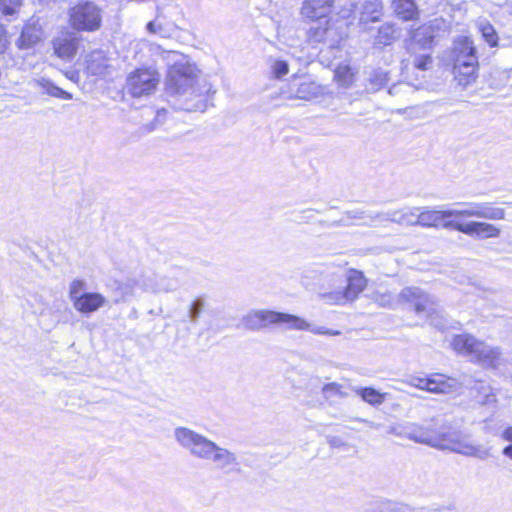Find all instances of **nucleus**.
Wrapping results in <instances>:
<instances>
[{
	"mask_svg": "<svg viewBox=\"0 0 512 512\" xmlns=\"http://www.w3.org/2000/svg\"><path fill=\"white\" fill-rule=\"evenodd\" d=\"M326 20L324 19H313L312 23L307 31V39L310 43H323L325 41L326 31Z\"/></svg>",
	"mask_w": 512,
	"mask_h": 512,
	"instance_id": "31",
	"label": "nucleus"
},
{
	"mask_svg": "<svg viewBox=\"0 0 512 512\" xmlns=\"http://www.w3.org/2000/svg\"><path fill=\"white\" fill-rule=\"evenodd\" d=\"M31 85L41 94H45L50 97L58 98L61 100H71L73 98V95L70 92L58 87L50 79L45 77L34 79L31 82Z\"/></svg>",
	"mask_w": 512,
	"mask_h": 512,
	"instance_id": "23",
	"label": "nucleus"
},
{
	"mask_svg": "<svg viewBox=\"0 0 512 512\" xmlns=\"http://www.w3.org/2000/svg\"><path fill=\"white\" fill-rule=\"evenodd\" d=\"M8 44V32L3 25H0V53L6 50Z\"/></svg>",
	"mask_w": 512,
	"mask_h": 512,
	"instance_id": "47",
	"label": "nucleus"
},
{
	"mask_svg": "<svg viewBox=\"0 0 512 512\" xmlns=\"http://www.w3.org/2000/svg\"><path fill=\"white\" fill-rule=\"evenodd\" d=\"M501 352L499 348L487 345L484 342L478 341L475 353L472 359L476 360L485 366H495L499 360Z\"/></svg>",
	"mask_w": 512,
	"mask_h": 512,
	"instance_id": "24",
	"label": "nucleus"
},
{
	"mask_svg": "<svg viewBox=\"0 0 512 512\" xmlns=\"http://www.w3.org/2000/svg\"><path fill=\"white\" fill-rule=\"evenodd\" d=\"M165 114H166V110H165V109H161V110H159V111L157 112V116H156V119H155V120H156V121H159V119H160L161 117H164V116H165Z\"/></svg>",
	"mask_w": 512,
	"mask_h": 512,
	"instance_id": "54",
	"label": "nucleus"
},
{
	"mask_svg": "<svg viewBox=\"0 0 512 512\" xmlns=\"http://www.w3.org/2000/svg\"><path fill=\"white\" fill-rule=\"evenodd\" d=\"M289 72V65L284 60H277L272 65V74L275 78L280 79Z\"/></svg>",
	"mask_w": 512,
	"mask_h": 512,
	"instance_id": "44",
	"label": "nucleus"
},
{
	"mask_svg": "<svg viewBox=\"0 0 512 512\" xmlns=\"http://www.w3.org/2000/svg\"><path fill=\"white\" fill-rule=\"evenodd\" d=\"M320 94V87L314 82H303L297 88L294 96L290 98H297L302 100H310Z\"/></svg>",
	"mask_w": 512,
	"mask_h": 512,
	"instance_id": "36",
	"label": "nucleus"
},
{
	"mask_svg": "<svg viewBox=\"0 0 512 512\" xmlns=\"http://www.w3.org/2000/svg\"><path fill=\"white\" fill-rule=\"evenodd\" d=\"M433 39L434 37L429 27H419L413 31L409 39L405 40L407 52L410 54H415L420 48H431Z\"/></svg>",
	"mask_w": 512,
	"mask_h": 512,
	"instance_id": "21",
	"label": "nucleus"
},
{
	"mask_svg": "<svg viewBox=\"0 0 512 512\" xmlns=\"http://www.w3.org/2000/svg\"><path fill=\"white\" fill-rule=\"evenodd\" d=\"M173 437L182 449L192 457L203 461L209 460L218 445L205 435L186 426L174 428Z\"/></svg>",
	"mask_w": 512,
	"mask_h": 512,
	"instance_id": "6",
	"label": "nucleus"
},
{
	"mask_svg": "<svg viewBox=\"0 0 512 512\" xmlns=\"http://www.w3.org/2000/svg\"><path fill=\"white\" fill-rule=\"evenodd\" d=\"M321 391L325 399H330L332 397L346 398L348 396V393L343 390L342 385L336 382L325 384Z\"/></svg>",
	"mask_w": 512,
	"mask_h": 512,
	"instance_id": "38",
	"label": "nucleus"
},
{
	"mask_svg": "<svg viewBox=\"0 0 512 512\" xmlns=\"http://www.w3.org/2000/svg\"><path fill=\"white\" fill-rule=\"evenodd\" d=\"M324 45L329 49H336L342 40L347 37V25L343 20H326Z\"/></svg>",
	"mask_w": 512,
	"mask_h": 512,
	"instance_id": "20",
	"label": "nucleus"
},
{
	"mask_svg": "<svg viewBox=\"0 0 512 512\" xmlns=\"http://www.w3.org/2000/svg\"><path fill=\"white\" fill-rule=\"evenodd\" d=\"M478 341L479 340L469 334L455 335L451 341V347L458 354L473 358Z\"/></svg>",
	"mask_w": 512,
	"mask_h": 512,
	"instance_id": "25",
	"label": "nucleus"
},
{
	"mask_svg": "<svg viewBox=\"0 0 512 512\" xmlns=\"http://www.w3.org/2000/svg\"><path fill=\"white\" fill-rule=\"evenodd\" d=\"M272 325L287 330L306 331L310 329V324L305 319L293 314L278 311H273Z\"/></svg>",
	"mask_w": 512,
	"mask_h": 512,
	"instance_id": "22",
	"label": "nucleus"
},
{
	"mask_svg": "<svg viewBox=\"0 0 512 512\" xmlns=\"http://www.w3.org/2000/svg\"><path fill=\"white\" fill-rule=\"evenodd\" d=\"M399 301L409 302L414 305L417 314L427 313L430 324L439 330H444L447 325L438 317L435 308V301L419 287H405L399 293Z\"/></svg>",
	"mask_w": 512,
	"mask_h": 512,
	"instance_id": "7",
	"label": "nucleus"
},
{
	"mask_svg": "<svg viewBox=\"0 0 512 512\" xmlns=\"http://www.w3.org/2000/svg\"><path fill=\"white\" fill-rule=\"evenodd\" d=\"M415 92V89L412 85L405 82H399L396 84H393L389 90L388 93L392 96H399L400 98L405 97L409 94H413Z\"/></svg>",
	"mask_w": 512,
	"mask_h": 512,
	"instance_id": "40",
	"label": "nucleus"
},
{
	"mask_svg": "<svg viewBox=\"0 0 512 512\" xmlns=\"http://www.w3.org/2000/svg\"><path fill=\"white\" fill-rule=\"evenodd\" d=\"M107 299L101 293L87 292L75 301L73 307L76 311L84 315H90L107 304Z\"/></svg>",
	"mask_w": 512,
	"mask_h": 512,
	"instance_id": "18",
	"label": "nucleus"
},
{
	"mask_svg": "<svg viewBox=\"0 0 512 512\" xmlns=\"http://www.w3.org/2000/svg\"><path fill=\"white\" fill-rule=\"evenodd\" d=\"M369 217L372 222L390 221L403 225V209L388 212H376L374 215H369Z\"/></svg>",
	"mask_w": 512,
	"mask_h": 512,
	"instance_id": "37",
	"label": "nucleus"
},
{
	"mask_svg": "<svg viewBox=\"0 0 512 512\" xmlns=\"http://www.w3.org/2000/svg\"><path fill=\"white\" fill-rule=\"evenodd\" d=\"M146 29H147L148 32H150L152 34H158L161 37H167L168 36V34H167L165 28L163 27V25L158 23L156 20L148 22L147 25H146Z\"/></svg>",
	"mask_w": 512,
	"mask_h": 512,
	"instance_id": "45",
	"label": "nucleus"
},
{
	"mask_svg": "<svg viewBox=\"0 0 512 512\" xmlns=\"http://www.w3.org/2000/svg\"><path fill=\"white\" fill-rule=\"evenodd\" d=\"M273 310H251L241 318V325L251 331H260L272 325Z\"/></svg>",
	"mask_w": 512,
	"mask_h": 512,
	"instance_id": "15",
	"label": "nucleus"
},
{
	"mask_svg": "<svg viewBox=\"0 0 512 512\" xmlns=\"http://www.w3.org/2000/svg\"><path fill=\"white\" fill-rule=\"evenodd\" d=\"M80 38L75 32L62 31L52 40L54 54L64 61L72 60L78 50Z\"/></svg>",
	"mask_w": 512,
	"mask_h": 512,
	"instance_id": "13",
	"label": "nucleus"
},
{
	"mask_svg": "<svg viewBox=\"0 0 512 512\" xmlns=\"http://www.w3.org/2000/svg\"><path fill=\"white\" fill-rule=\"evenodd\" d=\"M69 23L77 31H96L102 23L101 9L93 2H80L69 10Z\"/></svg>",
	"mask_w": 512,
	"mask_h": 512,
	"instance_id": "8",
	"label": "nucleus"
},
{
	"mask_svg": "<svg viewBox=\"0 0 512 512\" xmlns=\"http://www.w3.org/2000/svg\"><path fill=\"white\" fill-rule=\"evenodd\" d=\"M382 306H391L392 305V297L390 294H384L380 299L377 300Z\"/></svg>",
	"mask_w": 512,
	"mask_h": 512,
	"instance_id": "50",
	"label": "nucleus"
},
{
	"mask_svg": "<svg viewBox=\"0 0 512 512\" xmlns=\"http://www.w3.org/2000/svg\"><path fill=\"white\" fill-rule=\"evenodd\" d=\"M460 209L435 210L429 207H420L419 226L439 227L451 218H481L486 220H502L505 218V210L496 207L490 202H463L459 203Z\"/></svg>",
	"mask_w": 512,
	"mask_h": 512,
	"instance_id": "3",
	"label": "nucleus"
},
{
	"mask_svg": "<svg viewBox=\"0 0 512 512\" xmlns=\"http://www.w3.org/2000/svg\"><path fill=\"white\" fill-rule=\"evenodd\" d=\"M508 7H509V10H508L509 13L512 14V3L510 5H508Z\"/></svg>",
	"mask_w": 512,
	"mask_h": 512,
	"instance_id": "56",
	"label": "nucleus"
},
{
	"mask_svg": "<svg viewBox=\"0 0 512 512\" xmlns=\"http://www.w3.org/2000/svg\"><path fill=\"white\" fill-rule=\"evenodd\" d=\"M326 439L331 448H340L346 445V443L337 436H327Z\"/></svg>",
	"mask_w": 512,
	"mask_h": 512,
	"instance_id": "48",
	"label": "nucleus"
},
{
	"mask_svg": "<svg viewBox=\"0 0 512 512\" xmlns=\"http://www.w3.org/2000/svg\"><path fill=\"white\" fill-rule=\"evenodd\" d=\"M335 0H304L301 14L306 19H324L331 11Z\"/></svg>",
	"mask_w": 512,
	"mask_h": 512,
	"instance_id": "19",
	"label": "nucleus"
},
{
	"mask_svg": "<svg viewBox=\"0 0 512 512\" xmlns=\"http://www.w3.org/2000/svg\"><path fill=\"white\" fill-rule=\"evenodd\" d=\"M413 55V66L421 71L428 70L432 65V57L429 53L417 54V52Z\"/></svg>",
	"mask_w": 512,
	"mask_h": 512,
	"instance_id": "41",
	"label": "nucleus"
},
{
	"mask_svg": "<svg viewBox=\"0 0 512 512\" xmlns=\"http://www.w3.org/2000/svg\"><path fill=\"white\" fill-rule=\"evenodd\" d=\"M478 29L482 35V38L490 47H499L505 45L500 43V38L490 22L486 20L479 22Z\"/></svg>",
	"mask_w": 512,
	"mask_h": 512,
	"instance_id": "33",
	"label": "nucleus"
},
{
	"mask_svg": "<svg viewBox=\"0 0 512 512\" xmlns=\"http://www.w3.org/2000/svg\"><path fill=\"white\" fill-rule=\"evenodd\" d=\"M453 71L460 85L467 86L477 78L479 67L476 47L469 37H461L454 46Z\"/></svg>",
	"mask_w": 512,
	"mask_h": 512,
	"instance_id": "4",
	"label": "nucleus"
},
{
	"mask_svg": "<svg viewBox=\"0 0 512 512\" xmlns=\"http://www.w3.org/2000/svg\"><path fill=\"white\" fill-rule=\"evenodd\" d=\"M396 40V28L393 24H384L379 27L375 37V45L388 46Z\"/></svg>",
	"mask_w": 512,
	"mask_h": 512,
	"instance_id": "34",
	"label": "nucleus"
},
{
	"mask_svg": "<svg viewBox=\"0 0 512 512\" xmlns=\"http://www.w3.org/2000/svg\"><path fill=\"white\" fill-rule=\"evenodd\" d=\"M352 391L361 398L362 401L373 407H379L382 405L388 393H383L376 390L374 387H360L354 386L352 387Z\"/></svg>",
	"mask_w": 512,
	"mask_h": 512,
	"instance_id": "26",
	"label": "nucleus"
},
{
	"mask_svg": "<svg viewBox=\"0 0 512 512\" xmlns=\"http://www.w3.org/2000/svg\"><path fill=\"white\" fill-rule=\"evenodd\" d=\"M355 421H358V422H361V423H365L366 425H368L372 429H379L380 426H381L379 423H376V422H373V421H370V420H367V419H364V418H355Z\"/></svg>",
	"mask_w": 512,
	"mask_h": 512,
	"instance_id": "51",
	"label": "nucleus"
},
{
	"mask_svg": "<svg viewBox=\"0 0 512 512\" xmlns=\"http://www.w3.org/2000/svg\"><path fill=\"white\" fill-rule=\"evenodd\" d=\"M375 213H365L364 211H354V212H348L347 216L350 219H357V220H363L364 224H374L375 222H372L369 215H374Z\"/></svg>",
	"mask_w": 512,
	"mask_h": 512,
	"instance_id": "46",
	"label": "nucleus"
},
{
	"mask_svg": "<svg viewBox=\"0 0 512 512\" xmlns=\"http://www.w3.org/2000/svg\"><path fill=\"white\" fill-rule=\"evenodd\" d=\"M342 277L336 271V267L328 264H313L307 267L302 275L301 282L307 288H315L317 286H324V283L329 279L335 281Z\"/></svg>",
	"mask_w": 512,
	"mask_h": 512,
	"instance_id": "12",
	"label": "nucleus"
},
{
	"mask_svg": "<svg viewBox=\"0 0 512 512\" xmlns=\"http://www.w3.org/2000/svg\"><path fill=\"white\" fill-rule=\"evenodd\" d=\"M206 307V300L204 296H197L188 305L187 317L190 323L197 324L204 309Z\"/></svg>",
	"mask_w": 512,
	"mask_h": 512,
	"instance_id": "35",
	"label": "nucleus"
},
{
	"mask_svg": "<svg viewBox=\"0 0 512 512\" xmlns=\"http://www.w3.org/2000/svg\"><path fill=\"white\" fill-rule=\"evenodd\" d=\"M308 331H311L314 334H329V335H338L339 334L338 331L331 332L330 330H326L323 327H315V328L310 327V329Z\"/></svg>",
	"mask_w": 512,
	"mask_h": 512,
	"instance_id": "49",
	"label": "nucleus"
},
{
	"mask_svg": "<svg viewBox=\"0 0 512 512\" xmlns=\"http://www.w3.org/2000/svg\"><path fill=\"white\" fill-rule=\"evenodd\" d=\"M390 433L403 435L417 443L425 444L440 450H449L468 457L485 460L489 452L482 445L475 444L470 435L444 421L433 420L426 425L410 424L403 431Z\"/></svg>",
	"mask_w": 512,
	"mask_h": 512,
	"instance_id": "1",
	"label": "nucleus"
},
{
	"mask_svg": "<svg viewBox=\"0 0 512 512\" xmlns=\"http://www.w3.org/2000/svg\"><path fill=\"white\" fill-rule=\"evenodd\" d=\"M420 207L403 208V225L415 226L419 223Z\"/></svg>",
	"mask_w": 512,
	"mask_h": 512,
	"instance_id": "42",
	"label": "nucleus"
},
{
	"mask_svg": "<svg viewBox=\"0 0 512 512\" xmlns=\"http://www.w3.org/2000/svg\"><path fill=\"white\" fill-rule=\"evenodd\" d=\"M143 280L128 278L126 280H114L109 284L114 303L126 302L128 298L134 296L136 287L142 288Z\"/></svg>",
	"mask_w": 512,
	"mask_h": 512,
	"instance_id": "17",
	"label": "nucleus"
},
{
	"mask_svg": "<svg viewBox=\"0 0 512 512\" xmlns=\"http://www.w3.org/2000/svg\"><path fill=\"white\" fill-rule=\"evenodd\" d=\"M340 276L342 278L336 279L335 282L343 281V276ZM344 279L346 282L345 287L320 293L322 300L330 305H345L355 301L368 283L367 278L361 271L352 268L347 270Z\"/></svg>",
	"mask_w": 512,
	"mask_h": 512,
	"instance_id": "5",
	"label": "nucleus"
},
{
	"mask_svg": "<svg viewBox=\"0 0 512 512\" xmlns=\"http://www.w3.org/2000/svg\"><path fill=\"white\" fill-rule=\"evenodd\" d=\"M22 0H0V12L5 16H12L18 12Z\"/></svg>",
	"mask_w": 512,
	"mask_h": 512,
	"instance_id": "43",
	"label": "nucleus"
},
{
	"mask_svg": "<svg viewBox=\"0 0 512 512\" xmlns=\"http://www.w3.org/2000/svg\"><path fill=\"white\" fill-rule=\"evenodd\" d=\"M383 15V6L379 0L365 1L361 6L360 23L377 22Z\"/></svg>",
	"mask_w": 512,
	"mask_h": 512,
	"instance_id": "27",
	"label": "nucleus"
},
{
	"mask_svg": "<svg viewBox=\"0 0 512 512\" xmlns=\"http://www.w3.org/2000/svg\"><path fill=\"white\" fill-rule=\"evenodd\" d=\"M503 437L507 440V441H510L511 444H512V427H509L507 428L504 433H503Z\"/></svg>",
	"mask_w": 512,
	"mask_h": 512,
	"instance_id": "52",
	"label": "nucleus"
},
{
	"mask_svg": "<svg viewBox=\"0 0 512 512\" xmlns=\"http://www.w3.org/2000/svg\"><path fill=\"white\" fill-rule=\"evenodd\" d=\"M442 228L455 230L477 239L497 238L501 234V229L488 222L469 221L466 223L458 221H446Z\"/></svg>",
	"mask_w": 512,
	"mask_h": 512,
	"instance_id": "11",
	"label": "nucleus"
},
{
	"mask_svg": "<svg viewBox=\"0 0 512 512\" xmlns=\"http://www.w3.org/2000/svg\"><path fill=\"white\" fill-rule=\"evenodd\" d=\"M389 80L388 72L381 68L371 69L367 72V88L372 91H378Z\"/></svg>",
	"mask_w": 512,
	"mask_h": 512,
	"instance_id": "32",
	"label": "nucleus"
},
{
	"mask_svg": "<svg viewBox=\"0 0 512 512\" xmlns=\"http://www.w3.org/2000/svg\"><path fill=\"white\" fill-rule=\"evenodd\" d=\"M396 15L404 21L415 20L419 11L415 0H393Z\"/></svg>",
	"mask_w": 512,
	"mask_h": 512,
	"instance_id": "28",
	"label": "nucleus"
},
{
	"mask_svg": "<svg viewBox=\"0 0 512 512\" xmlns=\"http://www.w3.org/2000/svg\"><path fill=\"white\" fill-rule=\"evenodd\" d=\"M214 467L225 475L238 474L241 472V465L235 452L216 446L209 460Z\"/></svg>",
	"mask_w": 512,
	"mask_h": 512,
	"instance_id": "14",
	"label": "nucleus"
},
{
	"mask_svg": "<svg viewBox=\"0 0 512 512\" xmlns=\"http://www.w3.org/2000/svg\"><path fill=\"white\" fill-rule=\"evenodd\" d=\"M43 38V29L38 21H31L24 25L19 38L16 40V46L20 50L34 48Z\"/></svg>",
	"mask_w": 512,
	"mask_h": 512,
	"instance_id": "16",
	"label": "nucleus"
},
{
	"mask_svg": "<svg viewBox=\"0 0 512 512\" xmlns=\"http://www.w3.org/2000/svg\"><path fill=\"white\" fill-rule=\"evenodd\" d=\"M154 129H155L154 124H153V123H151V124L149 125V131H152V130H154Z\"/></svg>",
	"mask_w": 512,
	"mask_h": 512,
	"instance_id": "55",
	"label": "nucleus"
},
{
	"mask_svg": "<svg viewBox=\"0 0 512 512\" xmlns=\"http://www.w3.org/2000/svg\"><path fill=\"white\" fill-rule=\"evenodd\" d=\"M86 288V282L82 279H74L69 286V298L72 304L77 301L81 295L86 293L84 290Z\"/></svg>",
	"mask_w": 512,
	"mask_h": 512,
	"instance_id": "39",
	"label": "nucleus"
},
{
	"mask_svg": "<svg viewBox=\"0 0 512 512\" xmlns=\"http://www.w3.org/2000/svg\"><path fill=\"white\" fill-rule=\"evenodd\" d=\"M160 81L159 73L152 68L136 69L127 79L125 89L132 97H142L155 92Z\"/></svg>",
	"mask_w": 512,
	"mask_h": 512,
	"instance_id": "9",
	"label": "nucleus"
},
{
	"mask_svg": "<svg viewBox=\"0 0 512 512\" xmlns=\"http://www.w3.org/2000/svg\"><path fill=\"white\" fill-rule=\"evenodd\" d=\"M408 384L421 390L436 394H450L458 390L459 383L456 379L442 374H434L430 377L411 376Z\"/></svg>",
	"mask_w": 512,
	"mask_h": 512,
	"instance_id": "10",
	"label": "nucleus"
},
{
	"mask_svg": "<svg viewBox=\"0 0 512 512\" xmlns=\"http://www.w3.org/2000/svg\"><path fill=\"white\" fill-rule=\"evenodd\" d=\"M504 455L512 459V444L506 446L503 450Z\"/></svg>",
	"mask_w": 512,
	"mask_h": 512,
	"instance_id": "53",
	"label": "nucleus"
},
{
	"mask_svg": "<svg viewBox=\"0 0 512 512\" xmlns=\"http://www.w3.org/2000/svg\"><path fill=\"white\" fill-rule=\"evenodd\" d=\"M472 390L475 392L474 398L479 404L490 405L496 402V396L490 385L480 381L476 383Z\"/></svg>",
	"mask_w": 512,
	"mask_h": 512,
	"instance_id": "30",
	"label": "nucleus"
},
{
	"mask_svg": "<svg viewBox=\"0 0 512 512\" xmlns=\"http://www.w3.org/2000/svg\"><path fill=\"white\" fill-rule=\"evenodd\" d=\"M166 93L174 97H184L180 106L186 111L204 112L208 107L209 93L212 86L206 80L197 81V69L187 60L175 62L169 67L166 82Z\"/></svg>",
	"mask_w": 512,
	"mask_h": 512,
	"instance_id": "2",
	"label": "nucleus"
},
{
	"mask_svg": "<svg viewBox=\"0 0 512 512\" xmlns=\"http://www.w3.org/2000/svg\"><path fill=\"white\" fill-rule=\"evenodd\" d=\"M177 285L164 277H156L154 279H144L142 289L154 293L170 292L176 289Z\"/></svg>",
	"mask_w": 512,
	"mask_h": 512,
	"instance_id": "29",
	"label": "nucleus"
}]
</instances>
